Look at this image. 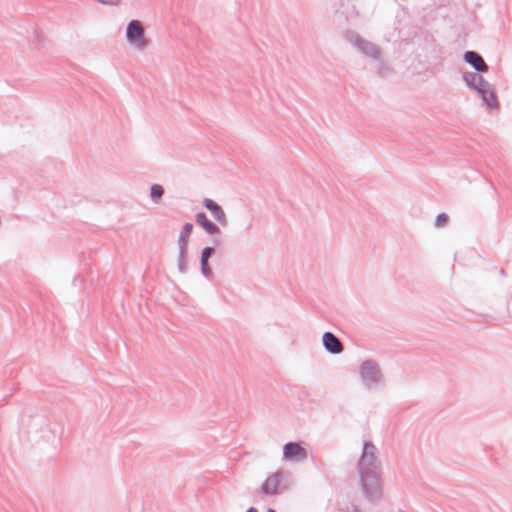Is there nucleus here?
<instances>
[{
  "instance_id": "nucleus-18",
  "label": "nucleus",
  "mask_w": 512,
  "mask_h": 512,
  "mask_svg": "<svg viewBox=\"0 0 512 512\" xmlns=\"http://www.w3.org/2000/svg\"><path fill=\"white\" fill-rule=\"evenodd\" d=\"M347 512H362L358 506L352 504L350 507L347 508Z\"/></svg>"
},
{
  "instance_id": "nucleus-2",
  "label": "nucleus",
  "mask_w": 512,
  "mask_h": 512,
  "mask_svg": "<svg viewBox=\"0 0 512 512\" xmlns=\"http://www.w3.org/2000/svg\"><path fill=\"white\" fill-rule=\"evenodd\" d=\"M359 376L363 386L368 390H375L385 383L380 365L372 359L365 360L360 364Z\"/></svg>"
},
{
  "instance_id": "nucleus-3",
  "label": "nucleus",
  "mask_w": 512,
  "mask_h": 512,
  "mask_svg": "<svg viewBox=\"0 0 512 512\" xmlns=\"http://www.w3.org/2000/svg\"><path fill=\"white\" fill-rule=\"evenodd\" d=\"M346 41L352 44L361 54L373 60H380L382 53L379 46L364 39L357 32L353 30H346L343 33Z\"/></svg>"
},
{
  "instance_id": "nucleus-19",
  "label": "nucleus",
  "mask_w": 512,
  "mask_h": 512,
  "mask_svg": "<svg viewBox=\"0 0 512 512\" xmlns=\"http://www.w3.org/2000/svg\"><path fill=\"white\" fill-rule=\"evenodd\" d=\"M246 512H258L256 508L251 507Z\"/></svg>"
},
{
  "instance_id": "nucleus-21",
  "label": "nucleus",
  "mask_w": 512,
  "mask_h": 512,
  "mask_svg": "<svg viewBox=\"0 0 512 512\" xmlns=\"http://www.w3.org/2000/svg\"><path fill=\"white\" fill-rule=\"evenodd\" d=\"M378 73H379L380 75H384V73H383L382 69H379Z\"/></svg>"
},
{
  "instance_id": "nucleus-7",
  "label": "nucleus",
  "mask_w": 512,
  "mask_h": 512,
  "mask_svg": "<svg viewBox=\"0 0 512 512\" xmlns=\"http://www.w3.org/2000/svg\"><path fill=\"white\" fill-rule=\"evenodd\" d=\"M203 205L206 209H208L213 218L223 227H226L228 225V219H227V216L223 210V208L218 204L216 203L215 201H213L212 199L210 198H205L203 200Z\"/></svg>"
},
{
  "instance_id": "nucleus-16",
  "label": "nucleus",
  "mask_w": 512,
  "mask_h": 512,
  "mask_svg": "<svg viewBox=\"0 0 512 512\" xmlns=\"http://www.w3.org/2000/svg\"><path fill=\"white\" fill-rule=\"evenodd\" d=\"M187 250L179 249L177 266L178 271L182 274L187 272V261H186Z\"/></svg>"
},
{
  "instance_id": "nucleus-6",
  "label": "nucleus",
  "mask_w": 512,
  "mask_h": 512,
  "mask_svg": "<svg viewBox=\"0 0 512 512\" xmlns=\"http://www.w3.org/2000/svg\"><path fill=\"white\" fill-rule=\"evenodd\" d=\"M283 457L290 460L303 461L307 458V451L296 442H288L283 447Z\"/></svg>"
},
{
  "instance_id": "nucleus-11",
  "label": "nucleus",
  "mask_w": 512,
  "mask_h": 512,
  "mask_svg": "<svg viewBox=\"0 0 512 512\" xmlns=\"http://www.w3.org/2000/svg\"><path fill=\"white\" fill-rule=\"evenodd\" d=\"M477 93L481 97L483 103L487 106V108L497 109L499 107L496 93L489 82L488 87L479 88Z\"/></svg>"
},
{
  "instance_id": "nucleus-14",
  "label": "nucleus",
  "mask_w": 512,
  "mask_h": 512,
  "mask_svg": "<svg viewBox=\"0 0 512 512\" xmlns=\"http://www.w3.org/2000/svg\"><path fill=\"white\" fill-rule=\"evenodd\" d=\"M193 230V224L192 223H186L182 227L179 237H178V248L182 250H187L188 248V242L189 237L191 235V232Z\"/></svg>"
},
{
  "instance_id": "nucleus-4",
  "label": "nucleus",
  "mask_w": 512,
  "mask_h": 512,
  "mask_svg": "<svg viewBox=\"0 0 512 512\" xmlns=\"http://www.w3.org/2000/svg\"><path fill=\"white\" fill-rule=\"evenodd\" d=\"M288 476L283 471H276L271 474L262 484L261 491L269 496L277 495L287 489L285 481Z\"/></svg>"
},
{
  "instance_id": "nucleus-15",
  "label": "nucleus",
  "mask_w": 512,
  "mask_h": 512,
  "mask_svg": "<svg viewBox=\"0 0 512 512\" xmlns=\"http://www.w3.org/2000/svg\"><path fill=\"white\" fill-rule=\"evenodd\" d=\"M164 195V188L160 184H153L150 188V197L153 203L157 204Z\"/></svg>"
},
{
  "instance_id": "nucleus-8",
  "label": "nucleus",
  "mask_w": 512,
  "mask_h": 512,
  "mask_svg": "<svg viewBox=\"0 0 512 512\" xmlns=\"http://www.w3.org/2000/svg\"><path fill=\"white\" fill-rule=\"evenodd\" d=\"M322 343L325 350L331 354H340L344 350V346L340 339L329 331L323 334Z\"/></svg>"
},
{
  "instance_id": "nucleus-22",
  "label": "nucleus",
  "mask_w": 512,
  "mask_h": 512,
  "mask_svg": "<svg viewBox=\"0 0 512 512\" xmlns=\"http://www.w3.org/2000/svg\"><path fill=\"white\" fill-rule=\"evenodd\" d=\"M267 512H275L273 509H268Z\"/></svg>"
},
{
  "instance_id": "nucleus-13",
  "label": "nucleus",
  "mask_w": 512,
  "mask_h": 512,
  "mask_svg": "<svg viewBox=\"0 0 512 512\" xmlns=\"http://www.w3.org/2000/svg\"><path fill=\"white\" fill-rule=\"evenodd\" d=\"M196 222L202 226V228L208 233V234H219L220 229L219 227L214 224L212 221H210L206 214L204 212H199L196 214Z\"/></svg>"
},
{
  "instance_id": "nucleus-9",
  "label": "nucleus",
  "mask_w": 512,
  "mask_h": 512,
  "mask_svg": "<svg viewBox=\"0 0 512 512\" xmlns=\"http://www.w3.org/2000/svg\"><path fill=\"white\" fill-rule=\"evenodd\" d=\"M463 80L470 90L478 91L479 88L488 87V81H486L479 72H464Z\"/></svg>"
},
{
  "instance_id": "nucleus-17",
  "label": "nucleus",
  "mask_w": 512,
  "mask_h": 512,
  "mask_svg": "<svg viewBox=\"0 0 512 512\" xmlns=\"http://www.w3.org/2000/svg\"><path fill=\"white\" fill-rule=\"evenodd\" d=\"M448 222V216L445 213H440L437 215L435 220L436 227H443Z\"/></svg>"
},
{
  "instance_id": "nucleus-5",
  "label": "nucleus",
  "mask_w": 512,
  "mask_h": 512,
  "mask_svg": "<svg viewBox=\"0 0 512 512\" xmlns=\"http://www.w3.org/2000/svg\"><path fill=\"white\" fill-rule=\"evenodd\" d=\"M126 38L133 47L139 50H143L147 46V39L145 38L143 25L138 20H132L128 23Z\"/></svg>"
},
{
  "instance_id": "nucleus-1",
  "label": "nucleus",
  "mask_w": 512,
  "mask_h": 512,
  "mask_svg": "<svg viewBox=\"0 0 512 512\" xmlns=\"http://www.w3.org/2000/svg\"><path fill=\"white\" fill-rule=\"evenodd\" d=\"M380 470L381 460L378 448L371 441L364 442L357 463V471L363 494L370 502H376L382 497Z\"/></svg>"
},
{
  "instance_id": "nucleus-12",
  "label": "nucleus",
  "mask_w": 512,
  "mask_h": 512,
  "mask_svg": "<svg viewBox=\"0 0 512 512\" xmlns=\"http://www.w3.org/2000/svg\"><path fill=\"white\" fill-rule=\"evenodd\" d=\"M215 250L213 247H205L201 252L200 268L201 273L204 277L210 279L212 276V270L209 267L208 260L214 254Z\"/></svg>"
},
{
  "instance_id": "nucleus-10",
  "label": "nucleus",
  "mask_w": 512,
  "mask_h": 512,
  "mask_svg": "<svg viewBox=\"0 0 512 512\" xmlns=\"http://www.w3.org/2000/svg\"><path fill=\"white\" fill-rule=\"evenodd\" d=\"M464 60L470 64L476 72L485 73L489 69L482 56L475 51H466L464 54Z\"/></svg>"
},
{
  "instance_id": "nucleus-20",
  "label": "nucleus",
  "mask_w": 512,
  "mask_h": 512,
  "mask_svg": "<svg viewBox=\"0 0 512 512\" xmlns=\"http://www.w3.org/2000/svg\"><path fill=\"white\" fill-rule=\"evenodd\" d=\"M500 274H501L502 276H505V275H506L505 270H504V269H501V270H500Z\"/></svg>"
}]
</instances>
